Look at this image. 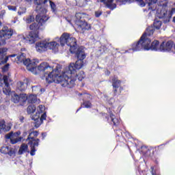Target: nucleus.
I'll use <instances>...</instances> for the list:
<instances>
[{"mask_svg": "<svg viewBox=\"0 0 175 175\" xmlns=\"http://www.w3.org/2000/svg\"><path fill=\"white\" fill-rule=\"evenodd\" d=\"M24 120H25V118L23 116L19 117V120L21 121V122H24Z\"/></svg>", "mask_w": 175, "mask_h": 175, "instance_id": "49530a36", "label": "nucleus"}, {"mask_svg": "<svg viewBox=\"0 0 175 175\" xmlns=\"http://www.w3.org/2000/svg\"><path fill=\"white\" fill-rule=\"evenodd\" d=\"M16 56H17V55H16V54L10 55V57H11L12 58H14V57H16Z\"/></svg>", "mask_w": 175, "mask_h": 175, "instance_id": "3c124183", "label": "nucleus"}, {"mask_svg": "<svg viewBox=\"0 0 175 175\" xmlns=\"http://www.w3.org/2000/svg\"><path fill=\"white\" fill-rule=\"evenodd\" d=\"M83 106L85 109H90V107H91L92 105L91 104V102H90L89 100H85L83 101Z\"/></svg>", "mask_w": 175, "mask_h": 175, "instance_id": "4c0bfd02", "label": "nucleus"}, {"mask_svg": "<svg viewBox=\"0 0 175 175\" xmlns=\"http://www.w3.org/2000/svg\"><path fill=\"white\" fill-rule=\"evenodd\" d=\"M21 135V131H16V133H13L14 139H18V137H17L20 136Z\"/></svg>", "mask_w": 175, "mask_h": 175, "instance_id": "79ce46f5", "label": "nucleus"}, {"mask_svg": "<svg viewBox=\"0 0 175 175\" xmlns=\"http://www.w3.org/2000/svg\"><path fill=\"white\" fill-rule=\"evenodd\" d=\"M148 50H152V51H161V45H159V41L154 40L152 42V44H148Z\"/></svg>", "mask_w": 175, "mask_h": 175, "instance_id": "6ab92c4d", "label": "nucleus"}, {"mask_svg": "<svg viewBox=\"0 0 175 175\" xmlns=\"http://www.w3.org/2000/svg\"><path fill=\"white\" fill-rule=\"evenodd\" d=\"M58 47H59V44L56 42H47V49L50 50L57 52L58 51Z\"/></svg>", "mask_w": 175, "mask_h": 175, "instance_id": "a878e982", "label": "nucleus"}, {"mask_svg": "<svg viewBox=\"0 0 175 175\" xmlns=\"http://www.w3.org/2000/svg\"><path fill=\"white\" fill-rule=\"evenodd\" d=\"M2 46V45H0ZM8 51V49L1 48L0 49V65H3L8 62L9 57L6 56V53Z\"/></svg>", "mask_w": 175, "mask_h": 175, "instance_id": "2eb2a0df", "label": "nucleus"}, {"mask_svg": "<svg viewBox=\"0 0 175 175\" xmlns=\"http://www.w3.org/2000/svg\"><path fill=\"white\" fill-rule=\"evenodd\" d=\"M172 13H175V8H172Z\"/></svg>", "mask_w": 175, "mask_h": 175, "instance_id": "5fc2aeb1", "label": "nucleus"}, {"mask_svg": "<svg viewBox=\"0 0 175 175\" xmlns=\"http://www.w3.org/2000/svg\"><path fill=\"white\" fill-rule=\"evenodd\" d=\"M72 54H75L77 58V61L75 63L70 64L68 66V72L64 74V76L70 75L72 73H75L76 70H80L81 68L85 66V52H84V49L83 47H79L77 49V45H75V51L71 53Z\"/></svg>", "mask_w": 175, "mask_h": 175, "instance_id": "7ed1b4c3", "label": "nucleus"}, {"mask_svg": "<svg viewBox=\"0 0 175 175\" xmlns=\"http://www.w3.org/2000/svg\"><path fill=\"white\" fill-rule=\"evenodd\" d=\"M128 1L131 0H116V2L118 5H125Z\"/></svg>", "mask_w": 175, "mask_h": 175, "instance_id": "a19ab883", "label": "nucleus"}, {"mask_svg": "<svg viewBox=\"0 0 175 175\" xmlns=\"http://www.w3.org/2000/svg\"><path fill=\"white\" fill-rule=\"evenodd\" d=\"M167 0H157V5L156 2H152V0H136V2L139 6L141 8H144L146 3L148 4V10H156L157 17L159 18H162L163 23H169L170 21V16L167 14Z\"/></svg>", "mask_w": 175, "mask_h": 175, "instance_id": "f03ea898", "label": "nucleus"}, {"mask_svg": "<svg viewBox=\"0 0 175 175\" xmlns=\"http://www.w3.org/2000/svg\"><path fill=\"white\" fill-rule=\"evenodd\" d=\"M0 94H1V91H0Z\"/></svg>", "mask_w": 175, "mask_h": 175, "instance_id": "680f3d73", "label": "nucleus"}, {"mask_svg": "<svg viewBox=\"0 0 175 175\" xmlns=\"http://www.w3.org/2000/svg\"><path fill=\"white\" fill-rule=\"evenodd\" d=\"M105 75H107V76H109V75H110V71L107 70V71L105 72Z\"/></svg>", "mask_w": 175, "mask_h": 175, "instance_id": "603ef678", "label": "nucleus"}, {"mask_svg": "<svg viewBox=\"0 0 175 175\" xmlns=\"http://www.w3.org/2000/svg\"><path fill=\"white\" fill-rule=\"evenodd\" d=\"M153 25L154 27L150 26L148 28H151V27L153 28V33H154V28H155V29H161V27H162V21L155 20L154 21Z\"/></svg>", "mask_w": 175, "mask_h": 175, "instance_id": "c85d7f7f", "label": "nucleus"}, {"mask_svg": "<svg viewBox=\"0 0 175 175\" xmlns=\"http://www.w3.org/2000/svg\"><path fill=\"white\" fill-rule=\"evenodd\" d=\"M152 33H154V28L148 27L139 41L132 44L131 50H133V51H141V50L148 51V44L151 43V38H150V37Z\"/></svg>", "mask_w": 175, "mask_h": 175, "instance_id": "20e7f679", "label": "nucleus"}, {"mask_svg": "<svg viewBox=\"0 0 175 175\" xmlns=\"http://www.w3.org/2000/svg\"><path fill=\"white\" fill-rule=\"evenodd\" d=\"M77 70H76V72L74 73H72L70 75H69V74H67V75L65 76V74L67 72H69V70L65 71L62 74V81H65V80H68V79H70L71 80H73V81H74L72 86L69 87V86L66 85V86H63V87H67V88H73L75 87V83L77 79H78V80L79 81H81L83 80V79H84V77H85V74H84V72L83 71H81L79 72V74H76V73H77Z\"/></svg>", "mask_w": 175, "mask_h": 175, "instance_id": "9d476101", "label": "nucleus"}, {"mask_svg": "<svg viewBox=\"0 0 175 175\" xmlns=\"http://www.w3.org/2000/svg\"><path fill=\"white\" fill-rule=\"evenodd\" d=\"M173 47V41L163 42L160 44V51H170Z\"/></svg>", "mask_w": 175, "mask_h": 175, "instance_id": "dca6fc26", "label": "nucleus"}, {"mask_svg": "<svg viewBox=\"0 0 175 175\" xmlns=\"http://www.w3.org/2000/svg\"><path fill=\"white\" fill-rule=\"evenodd\" d=\"M27 135H28V133H27L26 131L23 133V136H27Z\"/></svg>", "mask_w": 175, "mask_h": 175, "instance_id": "864d4df0", "label": "nucleus"}, {"mask_svg": "<svg viewBox=\"0 0 175 175\" xmlns=\"http://www.w3.org/2000/svg\"><path fill=\"white\" fill-rule=\"evenodd\" d=\"M27 13V8L24 7H20L18 11V14L19 16H23V14H25Z\"/></svg>", "mask_w": 175, "mask_h": 175, "instance_id": "e433bc0d", "label": "nucleus"}, {"mask_svg": "<svg viewBox=\"0 0 175 175\" xmlns=\"http://www.w3.org/2000/svg\"><path fill=\"white\" fill-rule=\"evenodd\" d=\"M46 108L43 105H39L37 108V112L35 115L31 116V120L33 121H38V120H40V113H43Z\"/></svg>", "mask_w": 175, "mask_h": 175, "instance_id": "a211bd4d", "label": "nucleus"}, {"mask_svg": "<svg viewBox=\"0 0 175 175\" xmlns=\"http://www.w3.org/2000/svg\"><path fill=\"white\" fill-rule=\"evenodd\" d=\"M27 100H28V96H27L26 94L19 95V102H21V103H24L25 102H27Z\"/></svg>", "mask_w": 175, "mask_h": 175, "instance_id": "72a5a7b5", "label": "nucleus"}, {"mask_svg": "<svg viewBox=\"0 0 175 175\" xmlns=\"http://www.w3.org/2000/svg\"><path fill=\"white\" fill-rule=\"evenodd\" d=\"M2 27V23L0 21V28ZM13 35V31L9 29L8 27H3L0 31V46H4L6 44V40L10 39Z\"/></svg>", "mask_w": 175, "mask_h": 175, "instance_id": "9b49d317", "label": "nucleus"}, {"mask_svg": "<svg viewBox=\"0 0 175 175\" xmlns=\"http://www.w3.org/2000/svg\"><path fill=\"white\" fill-rule=\"evenodd\" d=\"M36 20V23H33L29 26V29H31L33 31H31L29 33V36L27 38V43H29V44H33L38 39H39V35H38V29L40 27V26L43 25L46 21H44L41 23H39V21Z\"/></svg>", "mask_w": 175, "mask_h": 175, "instance_id": "0eeeda50", "label": "nucleus"}, {"mask_svg": "<svg viewBox=\"0 0 175 175\" xmlns=\"http://www.w3.org/2000/svg\"><path fill=\"white\" fill-rule=\"evenodd\" d=\"M5 68H8V66H5Z\"/></svg>", "mask_w": 175, "mask_h": 175, "instance_id": "052dcab7", "label": "nucleus"}, {"mask_svg": "<svg viewBox=\"0 0 175 175\" xmlns=\"http://www.w3.org/2000/svg\"><path fill=\"white\" fill-rule=\"evenodd\" d=\"M78 29L84 32L85 31H88L91 29V25L88 24L86 21H83L77 25Z\"/></svg>", "mask_w": 175, "mask_h": 175, "instance_id": "4be33fe9", "label": "nucleus"}, {"mask_svg": "<svg viewBox=\"0 0 175 175\" xmlns=\"http://www.w3.org/2000/svg\"><path fill=\"white\" fill-rule=\"evenodd\" d=\"M15 61L18 64H21V62H23V65L26 66L27 70L35 72V65L36 64V61L31 60L29 58L26 59L25 54L21 53V55H17Z\"/></svg>", "mask_w": 175, "mask_h": 175, "instance_id": "1a4fd4ad", "label": "nucleus"}, {"mask_svg": "<svg viewBox=\"0 0 175 175\" xmlns=\"http://www.w3.org/2000/svg\"><path fill=\"white\" fill-rule=\"evenodd\" d=\"M27 2H29L31 0H26Z\"/></svg>", "mask_w": 175, "mask_h": 175, "instance_id": "bf43d9fd", "label": "nucleus"}, {"mask_svg": "<svg viewBox=\"0 0 175 175\" xmlns=\"http://www.w3.org/2000/svg\"><path fill=\"white\" fill-rule=\"evenodd\" d=\"M23 20L25 21L26 24H31V23H33V21H35V17L32 15H29L27 17H24Z\"/></svg>", "mask_w": 175, "mask_h": 175, "instance_id": "2f4dec72", "label": "nucleus"}, {"mask_svg": "<svg viewBox=\"0 0 175 175\" xmlns=\"http://www.w3.org/2000/svg\"><path fill=\"white\" fill-rule=\"evenodd\" d=\"M12 101L14 102V103H18V102H20V96L16 93H13L12 94Z\"/></svg>", "mask_w": 175, "mask_h": 175, "instance_id": "f704fd0d", "label": "nucleus"}, {"mask_svg": "<svg viewBox=\"0 0 175 175\" xmlns=\"http://www.w3.org/2000/svg\"><path fill=\"white\" fill-rule=\"evenodd\" d=\"M38 135L39 132L37 131H31L29 133L28 137L27 139V141L29 142L28 144L31 147L30 154L31 157L35 155V153L36 152V147L39 146V142H40V139L35 138L37 137Z\"/></svg>", "mask_w": 175, "mask_h": 175, "instance_id": "6e6552de", "label": "nucleus"}, {"mask_svg": "<svg viewBox=\"0 0 175 175\" xmlns=\"http://www.w3.org/2000/svg\"><path fill=\"white\" fill-rule=\"evenodd\" d=\"M17 90H18V91H25V90H27V84L21 81L18 82Z\"/></svg>", "mask_w": 175, "mask_h": 175, "instance_id": "c756f323", "label": "nucleus"}, {"mask_svg": "<svg viewBox=\"0 0 175 175\" xmlns=\"http://www.w3.org/2000/svg\"><path fill=\"white\" fill-rule=\"evenodd\" d=\"M1 17H3V15L5 14V10H2L0 12Z\"/></svg>", "mask_w": 175, "mask_h": 175, "instance_id": "09e8293b", "label": "nucleus"}, {"mask_svg": "<svg viewBox=\"0 0 175 175\" xmlns=\"http://www.w3.org/2000/svg\"><path fill=\"white\" fill-rule=\"evenodd\" d=\"M172 21H173V23H175V16L173 18Z\"/></svg>", "mask_w": 175, "mask_h": 175, "instance_id": "4d7b16f0", "label": "nucleus"}, {"mask_svg": "<svg viewBox=\"0 0 175 175\" xmlns=\"http://www.w3.org/2000/svg\"><path fill=\"white\" fill-rule=\"evenodd\" d=\"M5 139H10L11 144H16L21 142V140H23V137H19L18 138H14V137L13 136V133L11 132L5 135Z\"/></svg>", "mask_w": 175, "mask_h": 175, "instance_id": "aec40b11", "label": "nucleus"}, {"mask_svg": "<svg viewBox=\"0 0 175 175\" xmlns=\"http://www.w3.org/2000/svg\"><path fill=\"white\" fill-rule=\"evenodd\" d=\"M12 129V126L9 124H6L5 120L0 121V133L3 132H9Z\"/></svg>", "mask_w": 175, "mask_h": 175, "instance_id": "412c9836", "label": "nucleus"}, {"mask_svg": "<svg viewBox=\"0 0 175 175\" xmlns=\"http://www.w3.org/2000/svg\"><path fill=\"white\" fill-rule=\"evenodd\" d=\"M87 14L84 13V12H77L75 14V18H77L75 20V24L77 25H79V24H80L81 22L84 21L83 19L81 18H84L85 17H87Z\"/></svg>", "mask_w": 175, "mask_h": 175, "instance_id": "5701e85b", "label": "nucleus"}, {"mask_svg": "<svg viewBox=\"0 0 175 175\" xmlns=\"http://www.w3.org/2000/svg\"><path fill=\"white\" fill-rule=\"evenodd\" d=\"M108 122H112L115 126H117L118 124H120V120L118 118H116V117L113 114V112H109V118H108Z\"/></svg>", "mask_w": 175, "mask_h": 175, "instance_id": "393cba45", "label": "nucleus"}, {"mask_svg": "<svg viewBox=\"0 0 175 175\" xmlns=\"http://www.w3.org/2000/svg\"><path fill=\"white\" fill-rule=\"evenodd\" d=\"M46 117H47V116L46 115V113H43L41 116V118H40V121H43V120H46Z\"/></svg>", "mask_w": 175, "mask_h": 175, "instance_id": "c03bdc74", "label": "nucleus"}, {"mask_svg": "<svg viewBox=\"0 0 175 175\" xmlns=\"http://www.w3.org/2000/svg\"><path fill=\"white\" fill-rule=\"evenodd\" d=\"M101 15H102L101 11H96L95 12L96 17H100Z\"/></svg>", "mask_w": 175, "mask_h": 175, "instance_id": "37998d69", "label": "nucleus"}, {"mask_svg": "<svg viewBox=\"0 0 175 175\" xmlns=\"http://www.w3.org/2000/svg\"><path fill=\"white\" fill-rule=\"evenodd\" d=\"M8 9H9V10H13L14 12H15V10H16V7L12 6V5H9Z\"/></svg>", "mask_w": 175, "mask_h": 175, "instance_id": "a18cd8bd", "label": "nucleus"}, {"mask_svg": "<svg viewBox=\"0 0 175 175\" xmlns=\"http://www.w3.org/2000/svg\"><path fill=\"white\" fill-rule=\"evenodd\" d=\"M48 2L49 0H34V4L36 5V12L38 13L36 20L40 23H44V21L49 20V16L46 14L47 9L44 8Z\"/></svg>", "mask_w": 175, "mask_h": 175, "instance_id": "39448f33", "label": "nucleus"}, {"mask_svg": "<svg viewBox=\"0 0 175 175\" xmlns=\"http://www.w3.org/2000/svg\"><path fill=\"white\" fill-rule=\"evenodd\" d=\"M2 79L5 84V87L3 88V94L5 95H10V84L9 83L11 81V80L7 75H4L3 77L2 75H0V81H2Z\"/></svg>", "mask_w": 175, "mask_h": 175, "instance_id": "4468645a", "label": "nucleus"}, {"mask_svg": "<svg viewBox=\"0 0 175 175\" xmlns=\"http://www.w3.org/2000/svg\"><path fill=\"white\" fill-rule=\"evenodd\" d=\"M80 109H81V108H79V109H78L77 110V111H79L80 110Z\"/></svg>", "mask_w": 175, "mask_h": 175, "instance_id": "13d9d810", "label": "nucleus"}, {"mask_svg": "<svg viewBox=\"0 0 175 175\" xmlns=\"http://www.w3.org/2000/svg\"><path fill=\"white\" fill-rule=\"evenodd\" d=\"M33 61H36V64L34 66V72L33 75H38V73H43L44 77H45V80L46 83L51 84V83H56L57 84H61L62 87H72L73 86V80L71 79H66L65 81H62V75L59 74V70L57 68L55 70L53 67L50 66L49 64L46 62L41 63L38 67V63L39 62V59H34Z\"/></svg>", "mask_w": 175, "mask_h": 175, "instance_id": "f257e3e1", "label": "nucleus"}, {"mask_svg": "<svg viewBox=\"0 0 175 175\" xmlns=\"http://www.w3.org/2000/svg\"><path fill=\"white\" fill-rule=\"evenodd\" d=\"M42 139H44V138L46 137V136H47V134L46 133H42Z\"/></svg>", "mask_w": 175, "mask_h": 175, "instance_id": "de8ad7c7", "label": "nucleus"}, {"mask_svg": "<svg viewBox=\"0 0 175 175\" xmlns=\"http://www.w3.org/2000/svg\"><path fill=\"white\" fill-rule=\"evenodd\" d=\"M36 49L38 53H43L47 50V41H41L36 44Z\"/></svg>", "mask_w": 175, "mask_h": 175, "instance_id": "f3484780", "label": "nucleus"}, {"mask_svg": "<svg viewBox=\"0 0 175 175\" xmlns=\"http://www.w3.org/2000/svg\"><path fill=\"white\" fill-rule=\"evenodd\" d=\"M112 85L113 87L114 95H118L121 94L122 88L121 87V81L118 80V77H113L112 79Z\"/></svg>", "mask_w": 175, "mask_h": 175, "instance_id": "ddd939ff", "label": "nucleus"}, {"mask_svg": "<svg viewBox=\"0 0 175 175\" xmlns=\"http://www.w3.org/2000/svg\"><path fill=\"white\" fill-rule=\"evenodd\" d=\"M50 6L51 8V10L53 13H55V11L57 10V6L55 5V3L54 2L49 1Z\"/></svg>", "mask_w": 175, "mask_h": 175, "instance_id": "58836bf2", "label": "nucleus"}, {"mask_svg": "<svg viewBox=\"0 0 175 175\" xmlns=\"http://www.w3.org/2000/svg\"><path fill=\"white\" fill-rule=\"evenodd\" d=\"M75 1V3H71L72 6H79V8H83L87 5V0H71Z\"/></svg>", "mask_w": 175, "mask_h": 175, "instance_id": "bb28decb", "label": "nucleus"}, {"mask_svg": "<svg viewBox=\"0 0 175 175\" xmlns=\"http://www.w3.org/2000/svg\"><path fill=\"white\" fill-rule=\"evenodd\" d=\"M1 154L4 155H8L10 158H14L16 157V148L12 147L11 146H4L0 149Z\"/></svg>", "mask_w": 175, "mask_h": 175, "instance_id": "f8f14e48", "label": "nucleus"}, {"mask_svg": "<svg viewBox=\"0 0 175 175\" xmlns=\"http://www.w3.org/2000/svg\"><path fill=\"white\" fill-rule=\"evenodd\" d=\"M28 150V145L25 144H23L18 150L19 155H23V154H25V152H27V150Z\"/></svg>", "mask_w": 175, "mask_h": 175, "instance_id": "cd10ccee", "label": "nucleus"}, {"mask_svg": "<svg viewBox=\"0 0 175 175\" xmlns=\"http://www.w3.org/2000/svg\"><path fill=\"white\" fill-rule=\"evenodd\" d=\"M59 40L61 46H65L67 44L68 47H70V53H75V51H76L77 40H76V38L72 37L70 33H64L61 36Z\"/></svg>", "mask_w": 175, "mask_h": 175, "instance_id": "423d86ee", "label": "nucleus"}, {"mask_svg": "<svg viewBox=\"0 0 175 175\" xmlns=\"http://www.w3.org/2000/svg\"><path fill=\"white\" fill-rule=\"evenodd\" d=\"M32 91L35 94H39V92H44V89H42L39 85L32 86Z\"/></svg>", "mask_w": 175, "mask_h": 175, "instance_id": "473e14b6", "label": "nucleus"}, {"mask_svg": "<svg viewBox=\"0 0 175 175\" xmlns=\"http://www.w3.org/2000/svg\"><path fill=\"white\" fill-rule=\"evenodd\" d=\"M126 136L129 138L131 137V135H129V133L128 132H126Z\"/></svg>", "mask_w": 175, "mask_h": 175, "instance_id": "8fccbe9b", "label": "nucleus"}, {"mask_svg": "<svg viewBox=\"0 0 175 175\" xmlns=\"http://www.w3.org/2000/svg\"><path fill=\"white\" fill-rule=\"evenodd\" d=\"M78 95L79 96H83L85 99H91V95L86 93H79Z\"/></svg>", "mask_w": 175, "mask_h": 175, "instance_id": "ea45409f", "label": "nucleus"}, {"mask_svg": "<svg viewBox=\"0 0 175 175\" xmlns=\"http://www.w3.org/2000/svg\"><path fill=\"white\" fill-rule=\"evenodd\" d=\"M38 100V97L36 95L30 94L27 96V102L28 103H36Z\"/></svg>", "mask_w": 175, "mask_h": 175, "instance_id": "7c9ffc66", "label": "nucleus"}, {"mask_svg": "<svg viewBox=\"0 0 175 175\" xmlns=\"http://www.w3.org/2000/svg\"><path fill=\"white\" fill-rule=\"evenodd\" d=\"M100 51V54H102V53H103V51H102V49H99Z\"/></svg>", "mask_w": 175, "mask_h": 175, "instance_id": "6e6d98bb", "label": "nucleus"}, {"mask_svg": "<svg viewBox=\"0 0 175 175\" xmlns=\"http://www.w3.org/2000/svg\"><path fill=\"white\" fill-rule=\"evenodd\" d=\"M103 4L105 5L108 9H111V10H114L117 5L116 3H113V0H100Z\"/></svg>", "mask_w": 175, "mask_h": 175, "instance_id": "b1692460", "label": "nucleus"}, {"mask_svg": "<svg viewBox=\"0 0 175 175\" xmlns=\"http://www.w3.org/2000/svg\"><path fill=\"white\" fill-rule=\"evenodd\" d=\"M27 113L28 114H32V113H35L36 110V107L34 105H31L27 107Z\"/></svg>", "mask_w": 175, "mask_h": 175, "instance_id": "c9c22d12", "label": "nucleus"}]
</instances>
